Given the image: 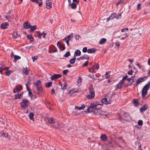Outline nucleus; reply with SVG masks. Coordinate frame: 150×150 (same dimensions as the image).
I'll return each mask as SVG.
<instances>
[{
	"label": "nucleus",
	"mask_w": 150,
	"mask_h": 150,
	"mask_svg": "<svg viewBox=\"0 0 150 150\" xmlns=\"http://www.w3.org/2000/svg\"><path fill=\"white\" fill-rule=\"evenodd\" d=\"M94 109V103H90L88 106L87 111L90 112L93 111Z\"/></svg>",
	"instance_id": "0eeeda50"
},
{
	"label": "nucleus",
	"mask_w": 150,
	"mask_h": 150,
	"mask_svg": "<svg viewBox=\"0 0 150 150\" xmlns=\"http://www.w3.org/2000/svg\"><path fill=\"white\" fill-rule=\"evenodd\" d=\"M69 72V71L67 69L63 71V73L64 74H65Z\"/></svg>",
	"instance_id": "de8ad7c7"
},
{
	"label": "nucleus",
	"mask_w": 150,
	"mask_h": 150,
	"mask_svg": "<svg viewBox=\"0 0 150 150\" xmlns=\"http://www.w3.org/2000/svg\"><path fill=\"white\" fill-rule=\"evenodd\" d=\"M62 76V75L60 74H54L52 75L50 77L52 80H54L58 79Z\"/></svg>",
	"instance_id": "1a4fd4ad"
},
{
	"label": "nucleus",
	"mask_w": 150,
	"mask_h": 150,
	"mask_svg": "<svg viewBox=\"0 0 150 150\" xmlns=\"http://www.w3.org/2000/svg\"><path fill=\"white\" fill-rule=\"evenodd\" d=\"M101 102L103 104H110L112 103V101L111 100H110V99L108 100L107 98H104L101 100Z\"/></svg>",
	"instance_id": "6e6552de"
},
{
	"label": "nucleus",
	"mask_w": 150,
	"mask_h": 150,
	"mask_svg": "<svg viewBox=\"0 0 150 150\" xmlns=\"http://www.w3.org/2000/svg\"><path fill=\"white\" fill-rule=\"evenodd\" d=\"M88 71L90 72L93 73L94 71V66H93L92 67L89 68Z\"/></svg>",
	"instance_id": "e433bc0d"
},
{
	"label": "nucleus",
	"mask_w": 150,
	"mask_h": 150,
	"mask_svg": "<svg viewBox=\"0 0 150 150\" xmlns=\"http://www.w3.org/2000/svg\"><path fill=\"white\" fill-rule=\"evenodd\" d=\"M30 31H33L35 30L37 28V26L36 25H33L32 26H30Z\"/></svg>",
	"instance_id": "cd10ccee"
},
{
	"label": "nucleus",
	"mask_w": 150,
	"mask_h": 150,
	"mask_svg": "<svg viewBox=\"0 0 150 150\" xmlns=\"http://www.w3.org/2000/svg\"><path fill=\"white\" fill-rule=\"evenodd\" d=\"M132 102L135 105H137L139 104L138 100L137 99H134L132 101Z\"/></svg>",
	"instance_id": "c756f323"
},
{
	"label": "nucleus",
	"mask_w": 150,
	"mask_h": 150,
	"mask_svg": "<svg viewBox=\"0 0 150 150\" xmlns=\"http://www.w3.org/2000/svg\"><path fill=\"white\" fill-rule=\"evenodd\" d=\"M150 82L146 84L143 88L142 91V98L144 99L146 98L148 96H146L148 93V90L150 88Z\"/></svg>",
	"instance_id": "f03ea898"
},
{
	"label": "nucleus",
	"mask_w": 150,
	"mask_h": 150,
	"mask_svg": "<svg viewBox=\"0 0 150 150\" xmlns=\"http://www.w3.org/2000/svg\"><path fill=\"white\" fill-rule=\"evenodd\" d=\"M32 58L33 59V61L34 62L35 60H36L37 59L38 57H35L34 56L32 57Z\"/></svg>",
	"instance_id": "5fc2aeb1"
},
{
	"label": "nucleus",
	"mask_w": 150,
	"mask_h": 150,
	"mask_svg": "<svg viewBox=\"0 0 150 150\" xmlns=\"http://www.w3.org/2000/svg\"><path fill=\"white\" fill-rule=\"evenodd\" d=\"M138 124L139 126H142L143 125V121L141 120H139L138 121Z\"/></svg>",
	"instance_id": "37998d69"
},
{
	"label": "nucleus",
	"mask_w": 150,
	"mask_h": 150,
	"mask_svg": "<svg viewBox=\"0 0 150 150\" xmlns=\"http://www.w3.org/2000/svg\"><path fill=\"white\" fill-rule=\"evenodd\" d=\"M116 14V13H112L110 16V18H111V19H113V18H115V15Z\"/></svg>",
	"instance_id": "4c0bfd02"
},
{
	"label": "nucleus",
	"mask_w": 150,
	"mask_h": 150,
	"mask_svg": "<svg viewBox=\"0 0 150 150\" xmlns=\"http://www.w3.org/2000/svg\"><path fill=\"white\" fill-rule=\"evenodd\" d=\"M101 139L104 141H106L108 139V137L105 134H102L100 137Z\"/></svg>",
	"instance_id": "dca6fc26"
},
{
	"label": "nucleus",
	"mask_w": 150,
	"mask_h": 150,
	"mask_svg": "<svg viewBox=\"0 0 150 150\" xmlns=\"http://www.w3.org/2000/svg\"><path fill=\"white\" fill-rule=\"evenodd\" d=\"M87 52L89 53H94V49H89L88 50Z\"/></svg>",
	"instance_id": "58836bf2"
},
{
	"label": "nucleus",
	"mask_w": 150,
	"mask_h": 150,
	"mask_svg": "<svg viewBox=\"0 0 150 150\" xmlns=\"http://www.w3.org/2000/svg\"><path fill=\"white\" fill-rule=\"evenodd\" d=\"M133 72H134V71L133 70L129 71L128 72V74L130 75H132Z\"/></svg>",
	"instance_id": "6e6d98bb"
},
{
	"label": "nucleus",
	"mask_w": 150,
	"mask_h": 150,
	"mask_svg": "<svg viewBox=\"0 0 150 150\" xmlns=\"http://www.w3.org/2000/svg\"><path fill=\"white\" fill-rule=\"evenodd\" d=\"M123 116L125 117V119L127 121H128L131 119L129 114L126 112H123Z\"/></svg>",
	"instance_id": "9b49d317"
},
{
	"label": "nucleus",
	"mask_w": 150,
	"mask_h": 150,
	"mask_svg": "<svg viewBox=\"0 0 150 150\" xmlns=\"http://www.w3.org/2000/svg\"><path fill=\"white\" fill-rule=\"evenodd\" d=\"M60 85L62 90H65L67 88V83L64 82L63 84L60 83Z\"/></svg>",
	"instance_id": "6ab92c4d"
},
{
	"label": "nucleus",
	"mask_w": 150,
	"mask_h": 150,
	"mask_svg": "<svg viewBox=\"0 0 150 150\" xmlns=\"http://www.w3.org/2000/svg\"><path fill=\"white\" fill-rule=\"evenodd\" d=\"M80 38V37L79 36V35H76L75 37V39H76V40H78Z\"/></svg>",
	"instance_id": "bf43d9fd"
},
{
	"label": "nucleus",
	"mask_w": 150,
	"mask_h": 150,
	"mask_svg": "<svg viewBox=\"0 0 150 150\" xmlns=\"http://www.w3.org/2000/svg\"><path fill=\"white\" fill-rule=\"evenodd\" d=\"M11 71L9 70L8 72H6V76H9L10 74Z\"/></svg>",
	"instance_id": "8fccbe9b"
},
{
	"label": "nucleus",
	"mask_w": 150,
	"mask_h": 150,
	"mask_svg": "<svg viewBox=\"0 0 150 150\" xmlns=\"http://www.w3.org/2000/svg\"><path fill=\"white\" fill-rule=\"evenodd\" d=\"M13 37L15 39L19 38L20 37L19 35H18L17 33L15 32L12 35Z\"/></svg>",
	"instance_id": "a878e982"
},
{
	"label": "nucleus",
	"mask_w": 150,
	"mask_h": 150,
	"mask_svg": "<svg viewBox=\"0 0 150 150\" xmlns=\"http://www.w3.org/2000/svg\"><path fill=\"white\" fill-rule=\"evenodd\" d=\"M73 2H76V4H78L79 2V1L77 0H73Z\"/></svg>",
	"instance_id": "338daca9"
},
{
	"label": "nucleus",
	"mask_w": 150,
	"mask_h": 150,
	"mask_svg": "<svg viewBox=\"0 0 150 150\" xmlns=\"http://www.w3.org/2000/svg\"><path fill=\"white\" fill-rule=\"evenodd\" d=\"M76 60V58L74 57L71 59L69 60V62L71 64H74Z\"/></svg>",
	"instance_id": "7c9ffc66"
},
{
	"label": "nucleus",
	"mask_w": 150,
	"mask_h": 150,
	"mask_svg": "<svg viewBox=\"0 0 150 150\" xmlns=\"http://www.w3.org/2000/svg\"><path fill=\"white\" fill-rule=\"evenodd\" d=\"M23 73L26 74H28L29 73V70L27 68H24L23 69Z\"/></svg>",
	"instance_id": "b1692460"
},
{
	"label": "nucleus",
	"mask_w": 150,
	"mask_h": 150,
	"mask_svg": "<svg viewBox=\"0 0 150 150\" xmlns=\"http://www.w3.org/2000/svg\"><path fill=\"white\" fill-rule=\"evenodd\" d=\"M88 61L86 62H85V63L83 64V67H84L87 66L88 65Z\"/></svg>",
	"instance_id": "69168bd1"
},
{
	"label": "nucleus",
	"mask_w": 150,
	"mask_h": 150,
	"mask_svg": "<svg viewBox=\"0 0 150 150\" xmlns=\"http://www.w3.org/2000/svg\"><path fill=\"white\" fill-rule=\"evenodd\" d=\"M24 27L26 29H28L30 27V25L28 23V22H25L23 24Z\"/></svg>",
	"instance_id": "412c9836"
},
{
	"label": "nucleus",
	"mask_w": 150,
	"mask_h": 150,
	"mask_svg": "<svg viewBox=\"0 0 150 150\" xmlns=\"http://www.w3.org/2000/svg\"><path fill=\"white\" fill-rule=\"evenodd\" d=\"M102 107V105L100 104L98 102L94 103V114L97 115H106L105 112H102L101 109Z\"/></svg>",
	"instance_id": "f257e3e1"
},
{
	"label": "nucleus",
	"mask_w": 150,
	"mask_h": 150,
	"mask_svg": "<svg viewBox=\"0 0 150 150\" xmlns=\"http://www.w3.org/2000/svg\"><path fill=\"white\" fill-rule=\"evenodd\" d=\"M87 48L86 47H84L82 51L83 52H87Z\"/></svg>",
	"instance_id": "864d4df0"
},
{
	"label": "nucleus",
	"mask_w": 150,
	"mask_h": 150,
	"mask_svg": "<svg viewBox=\"0 0 150 150\" xmlns=\"http://www.w3.org/2000/svg\"><path fill=\"white\" fill-rule=\"evenodd\" d=\"M127 77H128L127 75H126L125 76H123L122 78V79L120 81H122V82H124V80H125V79H127Z\"/></svg>",
	"instance_id": "49530a36"
},
{
	"label": "nucleus",
	"mask_w": 150,
	"mask_h": 150,
	"mask_svg": "<svg viewBox=\"0 0 150 150\" xmlns=\"http://www.w3.org/2000/svg\"><path fill=\"white\" fill-rule=\"evenodd\" d=\"M8 24L7 22H5L2 23L1 25V28L3 29H5L7 28Z\"/></svg>",
	"instance_id": "f3484780"
},
{
	"label": "nucleus",
	"mask_w": 150,
	"mask_h": 150,
	"mask_svg": "<svg viewBox=\"0 0 150 150\" xmlns=\"http://www.w3.org/2000/svg\"><path fill=\"white\" fill-rule=\"evenodd\" d=\"M85 107V105L82 104L80 107H78V106H76L75 107V109L78 110H83L84 108Z\"/></svg>",
	"instance_id": "4be33fe9"
},
{
	"label": "nucleus",
	"mask_w": 150,
	"mask_h": 150,
	"mask_svg": "<svg viewBox=\"0 0 150 150\" xmlns=\"http://www.w3.org/2000/svg\"><path fill=\"white\" fill-rule=\"evenodd\" d=\"M99 68V66L98 64H94V69H96L98 70Z\"/></svg>",
	"instance_id": "a18cd8bd"
},
{
	"label": "nucleus",
	"mask_w": 150,
	"mask_h": 150,
	"mask_svg": "<svg viewBox=\"0 0 150 150\" xmlns=\"http://www.w3.org/2000/svg\"><path fill=\"white\" fill-rule=\"evenodd\" d=\"M27 38L31 42H33L34 40V39L33 37L31 35H27Z\"/></svg>",
	"instance_id": "2f4dec72"
},
{
	"label": "nucleus",
	"mask_w": 150,
	"mask_h": 150,
	"mask_svg": "<svg viewBox=\"0 0 150 150\" xmlns=\"http://www.w3.org/2000/svg\"><path fill=\"white\" fill-rule=\"evenodd\" d=\"M115 46L118 47H119L120 46V44L118 42H116L115 43Z\"/></svg>",
	"instance_id": "680f3d73"
},
{
	"label": "nucleus",
	"mask_w": 150,
	"mask_h": 150,
	"mask_svg": "<svg viewBox=\"0 0 150 150\" xmlns=\"http://www.w3.org/2000/svg\"><path fill=\"white\" fill-rule=\"evenodd\" d=\"M89 90L90 94L87 96V97L89 99H92L94 98V90L92 84L90 85Z\"/></svg>",
	"instance_id": "20e7f679"
},
{
	"label": "nucleus",
	"mask_w": 150,
	"mask_h": 150,
	"mask_svg": "<svg viewBox=\"0 0 150 150\" xmlns=\"http://www.w3.org/2000/svg\"><path fill=\"white\" fill-rule=\"evenodd\" d=\"M70 52H67L64 54V56L65 57H67L68 56H70Z\"/></svg>",
	"instance_id": "a19ab883"
},
{
	"label": "nucleus",
	"mask_w": 150,
	"mask_h": 150,
	"mask_svg": "<svg viewBox=\"0 0 150 150\" xmlns=\"http://www.w3.org/2000/svg\"><path fill=\"white\" fill-rule=\"evenodd\" d=\"M42 35V33H38V37L39 38H41V36Z\"/></svg>",
	"instance_id": "0e129e2a"
},
{
	"label": "nucleus",
	"mask_w": 150,
	"mask_h": 150,
	"mask_svg": "<svg viewBox=\"0 0 150 150\" xmlns=\"http://www.w3.org/2000/svg\"><path fill=\"white\" fill-rule=\"evenodd\" d=\"M49 0H46V7L47 9L50 8L52 7V3Z\"/></svg>",
	"instance_id": "4468645a"
},
{
	"label": "nucleus",
	"mask_w": 150,
	"mask_h": 150,
	"mask_svg": "<svg viewBox=\"0 0 150 150\" xmlns=\"http://www.w3.org/2000/svg\"><path fill=\"white\" fill-rule=\"evenodd\" d=\"M148 76H144L138 79L137 81L136 84L137 86L140 83L146 80Z\"/></svg>",
	"instance_id": "423d86ee"
},
{
	"label": "nucleus",
	"mask_w": 150,
	"mask_h": 150,
	"mask_svg": "<svg viewBox=\"0 0 150 150\" xmlns=\"http://www.w3.org/2000/svg\"><path fill=\"white\" fill-rule=\"evenodd\" d=\"M125 37L121 38L120 39L121 40H124V39H125V38H126L127 37H128V36H129L128 34L126 33H125Z\"/></svg>",
	"instance_id": "c03bdc74"
},
{
	"label": "nucleus",
	"mask_w": 150,
	"mask_h": 150,
	"mask_svg": "<svg viewBox=\"0 0 150 150\" xmlns=\"http://www.w3.org/2000/svg\"><path fill=\"white\" fill-rule=\"evenodd\" d=\"M73 34V33H71L69 35H68L67 38V39H68V40H70L72 38V37Z\"/></svg>",
	"instance_id": "ea45409f"
},
{
	"label": "nucleus",
	"mask_w": 150,
	"mask_h": 150,
	"mask_svg": "<svg viewBox=\"0 0 150 150\" xmlns=\"http://www.w3.org/2000/svg\"><path fill=\"white\" fill-rule=\"evenodd\" d=\"M75 54L76 56H79L81 55V52L79 50H77L75 51Z\"/></svg>",
	"instance_id": "bb28decb"
},
{
	"label": "nucleus",
	"mask_w": 150,
	"mask_h": 150,
	"mask_svg": "<svg viewBox=\"0 0 150 150\" xmlns=\"http://www.w3.org/2000/svg\"><path fill=\"white\" fill-rule=\"evenodd\" d=\"M2 67H3V69H8L9 68V67H5L4 65L3 66H2Z\"/></svg>",
	"instance_id": "e2e57ef3"
},
{
	"label": "nucleus",
	"mask_w": 150,
	"mask_h": 150,
	"mask_svg": "<svg viewBox=\"0 0 150 150\" xmlns=\"http://www.w3.org/2000/svg\"><path fill=\"white\" fill-rule=\"evenodd\" d=\"M74 92V91L73 90H70L69 91V93L70 94V95L71 96H72V93H73Z\"/></svg>",
	"instance_id": "052dcab7"
},
{
	"label": "nucleus",
	"mask_w": 150,
	"mask_h": 150,
	"mask_svg": "<svg viewBox=\"0 0 150 150\" xmlns=\"http://www.w3.org/2000/svg\"><path fill=\"white\" fill-rule=\"evenodd\" d=\"M141 4H139L137 6V9L138 10H139L141 9Z\"/></svg>",
	"instance_id": "09e8293b"
},
{
	"label": "nucleus",
	"mask_w": 150,
	"mask_h": 150,
	"mask_svg": "<svg viewBox=\"0 0 150 150\" xmlns=\"http://www.w3.org/2000/svg\"><path fill=\"white\" fill-rule=\"evenodd\" d=\"M106 39L104 38H103L100 40L99 42V44L100 45H102L106 41Z\"/></svg>",
	"instance_id": "393cba45"
},
{
	"label": "nucleus",
	"mask_w": 150,
	"mask_h": 150,
	"mask_svg": "<svg viewBox=\"0 0 150 150\" xmlns=\"http://www.w3.org/2000/svg\"><path fill=\"white\" fill-rule=\"evenodd\" d=\"M29 104L28 100L26 98L23 99L22 101L20 103L21 107L23 110L25 109L28 108Z\"/></svg>",
	"instance_id": "7ed1b4c3"
},
{
	"label": "nucleus",
	"mask_w": 150,
	"mask_h": 150,
	"mask_svg": "<svg viewBox=\"0 0 150 150\" xmlns=\"http://www.w3.org/2000/svg\"><path fill=\"white\" fill-rule=\"evenodd\" d=\"M57 45L58 47H59L60 48L62 47V45L61 43L59 42H58L57 44Z\"/></svg>",
	"instance_id": "13d9d810"
},
{
	"label": "nucleus",
	"mask_w": 150,
	"mask_h": 150,
	"mask_svg": "<svg viewBox=\"0 0 150 150\" xmlns=\"http://www.w3.org/2000/svg\"><path fill=\"white\" fill-rule=\"evenodd\" d=\"M28 117L30 120H33L34 119V114L33 113H30L28 115Z\"/></svg>",
	"instance_id": "473e14b6"
},
{
	"label": "nucleus",
	"mask_w": 150,
	"mask_h": 150,
	"mask_svg": "<svg viewBox=\"0 0 150 150\" xmlns=\"http://www.w3.org/2000/svg\"><path fill=\"white\" fill-rule=\"evenodd\" d=\"M123 3V1L122 0H120L117 3V5L118 6L119 5L122 4Z\"/></svg>",
	"instance_id": "603ef678"
},
{
	"label": "nucleus",
	"mask_w": 150,
	"mask_h": 150,
	"mask_svg": "<svg viewBox=\"0 0 150 150\" xmlns=\"http://www.w3.org/2000/svg\"><path fill=\"white\" fill-rule=\"evenodd\" d=\"M71 6L72 9H75L77 7V5L76 4L72 3L71 4Z\"/></svg>",
	"instance_id": "c85d7f7f"
},
{
	"label": "nucleus",
	"mask_w": 150,
	"mask_h": 150,
	"mask_svg": "<svg viewBox=\"0 0 150 150\" xmlns=\"http://www.w3.org/2000/svg\"><path fill=\"white\" fill-rule=\"evenodd\" d=\"M23 93V92H21L20 93H18L16 94L14 96V98L15 99H20L21 98V96Z\"/></svg>",
	"instance_id": "a211bd4d"
},
{
	"label": "nucleus",
	"mask_w": 150,
	"mask_h": 150,
	"mask_svg": "<svg viewBox=\"0 0 150 150\" xmlns=\"http://www.w3.org/2000/svg\"><path fill=\"white\" fill-rule=\"evenodd\" d=\"M110 71H107L105 74V76L106 78H108L110 76Z\"/></svg>",
	"instance_id": "f704fd0d"
},
{
	"label": "nucleus",
	"mask_w": 150,
	"mask_h": 150,
	"mask_svg": "<svg viewBox=\"0 0 150 150\" xmlns=\"http://www.w3.org/2000/svg\"><path fill=\"white\" fill-rule=\"evenodd\" d=\"M22 1L23 0H16V3H17V4H19L21 3Z\"/></svg>",
	"instance_id": "3c124183"
},
{
	"label": "nucleus",
	"mask_w": 150,
	"mask_h": 150,
	"mask_svg": "<svg viewBox=\"0 0 150 150\" xmlns=\"http://www.w3.org/2000/svg\"><path fill=\"white\" fill-rule=\"evenodd\" d=\"M34 85L37 89L38 93L40 94L42 92V88L41 87V83L40 81L38 80L34 83Z\"/></svg>",
	"instance_id": "39448f33"
},
{
	"label": "nucleus",
	"mask_w": 150,
	"mask_h": 150,
	"mask_svg": "<svg viewBox=\"0 0 150 150\" xmlns=\"http://www.w3.org/2000/svg\"><path fill=\"white\" fill-rule=\"evenodd\" d=\"M21 58V57L20 56L18 55H16L14 56V59L16 61L20 59Z\"/></svg>",
	"instance_id": "79ce46f5"
},
{
	"label": "nucleus",
	"mask_w": 150,
	"mask_h": 150,
	"mask_svg": "<svg viewBox=\"0 0 150 150\" xmlns=\"http://www.w3.org/2000/svg\"><path fill=\"white\" fill-rule=\"evenodd\" d=\"M54 48V50L52 49V51H53V52H57V49L56 47H55Z\"/></svg>",
	"instance_id": "774afa93"
},
{
	"label": "nucleus",
	"mask_w": 150,
	"mask_h": 150,
	"mask_svg": "<svg viewBox=\"0 0 150 150\" xmlns=\"http://www.w3.org/2000/svg\"><path fill=\"white\" fill-rule=\"evenodd\" d=\"M0 133L1 135L4 137H6V138H8L9 137V135L7 133H6L4 132L3 131H1Z\"/></svg>",
	"instance_id": "aec40b11"
},
{
	"label": "nucleus",
	"mask_w": 150,
	"mask_h": 150,
	"mask_svg": "<svg viewBox=\"0 0 150 150\" xmlns=\"http://www.w3.org/2000/svg\"><path fill=\"white\" fill-rule=\"evenodd\" d=\"M148 106L147 104H145L143 105L140 109V111L141 112H144L148 108Z\"/></svg>",
	"instance_id": "ddd939ff"
},
{
	"label": "nucleus",
	"mask_w": 150,
	"mask_h": 150,
	"mask_svg": "<svg viewBox=\"0 0 150 150\" xmlns=\"http://www.w3.org/2000/svg\"><path fill=\"white\" fill-rule=\"evenodd\" d=\"M121 16V14L120 13L117 14L116 13V14L115 15V18L118 19L120 18Z\"/></svg>",
	"instance_id": "72a5a7b5"
},
{
	"label": "nucleus",
	"mask_w": 150,
	"mask_h": 150,
	"mask_svg": "<svg viewBox=\"0 0 150 150\" xmlns=\"http://www.w3.org/2000/svg\"><path fill=\"white\" fill-rule=\"evenodd\" d=\"M22 87V86L21 85H17L16 88L13 89V92L15 93L19 92L21 90Z\"/></svg>",
	"instance_id": "9d476101"
},
{
	"label": "nucleus",
	"mask_w": 150,
	"mask_h": 150,
	"mask_svg": "<svg viewBox=\"0 0 150 150\" xmlns=\"http://www.w3.org/2000/svg\"><path fill=\"white\" fill-rule=\"evenodd\" d=\"M123 82L122 81H120L118 83L117 85V88L115 89L116 90H117L118 89H121L123 86Z\"/></svg>",
	"instance_id": "f8f14e48"
},
{
	"label": "nucleus",
	"mask_w": 150,
	"mask_h": 150,
	"mask_svg": "<svg viewBox=\"0 0 150 150\" xmlns=\"http://www.w3.org/2000/svg\"><path fill=\"white\" fill-rule=\"evenodd\" d=\"M52 82H48V83H46V84H45V86L46 87H50L51 86V85L52 84Z\"/></svg>",
	"instance_id": "c9c22d12"
},
{
	"label": "nucleus",
	"mask_w": 150,
	"mask_h": 150,
	"mask_svg": "<svg viewBox=\"0 0 150 150\" xmlns=\"http://www.w3.org/2000/svg\"><path fill=\"white\" fill-rule=\"evenodd\" d=\"M55 120L52 118L49 119L48 120V122L50 124L54 123L55 122Z\"/></svg>",
	"instance_id": "5701e85b"
},
{
	"label": "nucleus",
	"mask_w": 150,
	"mask_h": 150,
	"mask_svg": "<svg viewBox=\"0 0 150 150\" xmlns=\"http://www.w3.org/2000/svg\"><path fill=\"white\" fill-rule=\"evenodd\" d=\"M31 1L33 2H35L37 4H38L39 6H41L42 4V0H30Z\"/></svg>",
	"instance_id": "2eb2a0df"
},
{
	"label": "nucleus",
	"mask_w": 150,
	"mask_h": 150,
	"mask_svg": "<svg viewBox=\"0 0 150 150\" xmlns=\"http://www.w3.org/2000/svg\"><path fill=\"white\" fill-rule=\"evenodd\" d=\"M81 78L80 77H79L78 78V83H81Z\"/></svg>",
	"instance_id": "4d7b16f0"
}]
</instances>
